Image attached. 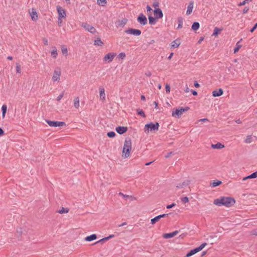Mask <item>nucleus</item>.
<instances>
[{"mask_svg": "<svg viewBox=\"0 0 257 257\" xmlns=\"http://www.w3.org/2000/svg\"><path fill=\"white\" fill-rule=\"evenodd\" d=\"M213 203L218 206H224L227 207H230L235 203V200L231 197L221 196L219 198L215 199Z\"/></svg>", "mask_w": 257, "mask_h": 257, "instance_id": "f257e3e1", "label": "nucleus"}, {"mask_svg": "<svg viewBox=\"0 0 257 257\" xmlns=\"http://www.w3.org/2000/svg\"><path fill=\"white\" fill-rule=\"evenodd\" d=\"M132 150V141L130 138H126L124 141L122 153L123 157L127 158L130 156V152Z\"/></svg>", "mask_w": 257, "mask_h": 257, "instance_id": "f03ea898", "label": "nucleus"}, {"mask_svg": "<svg viewBox=\"0 0 257 257\" xmlns=\"http://www.w3.org/2000/svg\"><path fill=\"white\" fill-rule=\"evenodd\" d=\"M159 123L156 122L155 123L150 122L147 123L145 125L144 131L145 133H148L149 131H158L159 127Z\"/></svg>", "mask_w": 257, "mask_h": 257, "instance_id": "7ed1b4c3", "label": "nucleus"}, {"mask_svg": "<svg viewBox=\"0 0 257 257\" xmlns=\"http://www.w3.org/2000/svg\"><path fill=\"white\" fill-rule=\"evenodd\" d=\"M190 109L189 107L186 106L185 107H179L178 108H174L172 111V116H177L179 118L183 112L188 111Z\"/></svg>", "mask_w": 257, "mask_h": 257, "instance_id": "20e7f679", "label": "nucleus"}, {"mask_svg": "<svg viewBox=\"0 0 257 257\" xmlns=\"http://www.w3.org/2000/svg\"><path fill=\"white\" fill-rule=\"evenodd\" d=\"M46 122L49 126L52 127L63 126L66 125V123L63 121H52L50 120H46Z\"/></svg>", "mask_w": 257, "mask_h": 257, "instance_id": "39448f33", "label": "nucleus"}, {"mask_svg": "<svg viewBox=\"0 0 257 257\" xmlns=\"http://www.w3.org/2000/svg\"><path fill=\"white\" fill-rule=\"evenodd\" d=\"M124 32L125 33L133 35L136 36H139L142 33V32L140 30L133 28H129L128 29L125 30Z\"/></svg>", "mask_w": 257, "mask_h": 257, "instance_id": "423d86ee", "label": "nucleus"}, {"mask_svg": "<svg viewBox=\"0 0 257 257\" xmlns=\"http://www.w3.org/2000/svg\"><path fill=\"white\" fill-rule=\"evenodd\" d=\"M81 26L83 27L86 30L92 34H95L96 32V29L93 26L88 24L86 23H83L81 25Z\"/></svg>", "mask_w": 257, "mask_h": 257, "instance_id": "0eeeda50", "label": "nucleus"}, {"mask_svg": "<svg viewBox=\"0 0 257 257\" xmlns=\"http://www.w3.org/2000/svg\"><path fill=\"white\" fill-rule=\"evenodd\" d=\"M61 69L60 68L57 67L54 71V74L52 77V79L54 81H59L60 80V76L61 75Z\"/></svg>", "mask_w": 257, "mask_h": 257, "instance_id": "6e6552de", "label": "nucleus"}, {"mask_svg": "<svg viewBox=\"0 0 257 257\" xmlns=\"http://www.w3.org/2000/svg\"><path fill=\"white\" fill-rule=\"evenodd\" d=\"M138 21L142 25H145L147 24V19L146 17L141 13L137 18Z\"/></svg>", "mask_w": 257, "mask_h": 257, "instance_id": "1a4fd4ad", "label": "nucleus"}, {"mask_svg": "<svg viewBox=\"0 0 257 257\" xmlns=\"http://www.w3.org/2000/svg\"><path fill=\"white\" fill-rule=\"evenodd\" d=\"M116 56L114 53H108L103 58L104 61H108V63L111 62L114 57Z\"/></svg>", "mask_w": 257, "mask_h": 257, "instance_id": "9d476101", "label": "nucleus"}, {"mask_svg": "<svg viewBox=\"0 0 257 257\" xmlns=\"http://www.w3.org/2000/svg\"><path fill=\"white\" fill-rule=\"evenodd\" d=\"M57 10L58 13V17L62 18H65L66 12L64 9H63L61 7L59 6H57Z\"/></svg>", "mask_w": 257, "mask_h": 257, "instance_id": "9b49d317", "label": "nucleus"}, {"mask_svg": "<svg viewBox=\"0 0 257 257\" xmlns=\"http://www.w3.org/2000/svg\"><path fill=\"white\" fill-rule=\"evenodd\" d=\"M154 16L157 19H161L163 16V14L162 10L159 9H155L154 11Z\"/></svg>", "mask_w": 257, "mask_h": 257, "instance_id": "f8f14e48", "label": "nucleus"}, {"mask_svg": "<svg viewBox=\"0 0 257 257\" xmlns=\"http://www.w3.org/2000/svg\"><path fill=\"white\" fill-rule=\"evenodd\" d=\"M115 131L118 134L122 135L127 132V127L126 126H118L115 128Z\"/></svg>", "mask_w": 257, "mask_h": 257, "instance_id": "ddd939ff", "label": "nucleus"}, {"mask_svg": "<svg viewBox=\"0 0 257 257\" xmlns=\"http://www.w3.org/2000/svg\"><path fill=\"white\" fill-rule=\"evenodd\" d=\"M29 13L30 14L32 20L33 21L36 22L38 19L37 13L36 11V9H35L34 8L32 9L31 12H30V11H29Z\"/></svg>", "mask_w": 257, "mask_h": 257, "instance_id": "4468645a", "label": "nucleus"}, {"mask_svg": "<svg viewBox=\"0 0 257 257\" xmlns=\"http://www.w3.org/2000/svg\"><path fill=\"white\" fill-rule=\"evenodd\" d=\"M207 245V243L204 242L201 244L199 246L196 247L193 249L191 253H194L195 254L201 251L205 246Z\"/></svg>", "mask_w": 257, "mask_h": 257, "instance_id": "2eb2a0df", "label": "nucleus"}, {"mask_svg": "<svg viewBox=\"0 0 257 257\" xmlns=\"http://www.w3.org/2000/svg\"><path fill=\"white\" fill-rule=\"evenodd\" d=\"M223 93V90L221 88L216 89L212 92V95L214 97H218L222 95Z\"/></svg>", "mask_w": 257, "mask_h": 257, "instance_id": "dca6fc26", "label": "nucleus"}, {"mask_svg": "<svg viewBox=\"0 0 257 257\" xmlns=\"http://www.w3.org/2000/svg\"><path fill=\"white\" fill-rule=\"evenodd\" d=\"M193 1H191L189 3V5L188 6V7H187V12H186V15H189L191 14L192 12V10H193Z\"/></svg>", "mask_w": 257, "mask_h": 257, "instance_id": "f3484780", "label": "nucleus"}, {"mask_svg": "<svg viewBox=\"0 0 257 257\" xmlns=\"http://www.w3.org/2000/svg\"><path fill=\"white\" fill-rule=\"evenodd\" d=\"M114 236V235L113 234L109 235L108 236L104 237V238L100 239L99 240L95 242L94 244H97L98 243H102L104 241H106L109 240V239L113 237Z\"/></svg>", "mask_w": 257, "mask_h": 257, "instance_id": "a211bd4d", "label": "nucleus"}, {"mask_svg": "<svg viewBox=\"0 0 257 257\" xmlns=\"http://www.w3.org/2000/svg\"><path fill=\"white\" fill-rule=\"evenodd\" d=\"M211 148L214 149H221L224 148V145L218 142L216 144H212Z\"/></svg>", "mask_w": 257, "mask_h": 257, "instance_id": "6ab92c4d", "label": "nucleus"}, {"mask_svg": "<svg viewBox=\"0 0 257 257\" xmlns=\"http://www.w3.org/2000/svg\"><path fill=\"white\" fill-rule=\"evenodd\" d=\"M256 177H257V171L254 172V173H252L251 174L243 178L242 180L245 181L248 179H254V178H256Z\"/></svg>", "mask_w": 257, "mask_h": 257, "instance_id": "aec40b11", "label": "nucleus"}, {"mask_svg": "<svg viewBox=\"0 0 257 257\" xmlns=\"http://www.w3.org/2000/svg\"><path fill=\"white\" fill-rule=\"evenodd\" d=\"M181 43L179 39H176L171 43V47L173 48H176L179 46Z\"/></svg>", "mask_w": 257, "mask_h": 257, "instance_id": "412c9836", "label": "nucleus"}, {"mask_svg": "<svg viewBox=\"0 0 257 257\" xmlns=\"http://www.w3.org/2000/svg\"><path fill=\"white\" fill-rule=\"evenodd\" d=\"M97 238V235L95 234H91L87 236L85 238V240L87 241H91Z\"/></svg>", "mask_w": 257, "mask_h": 257, "instance_id": "4be33fe9", "label": "nucleus"}, {"mask_svg": "<svg viewBox=\"0 0 257 257\" xmlns=\"http://www.w3.org/2000/svg\"><path fill=\"white\" fill-rule=\"evenodd\" d=\"M99 96L100 99L102 100H104L105 99V95L104 93V89L103 88H99Z\"/></svg>", "mask_w": 257, "mask_h": 257, "instance_id": "5701e85b", "label": "nucleus"}, {"mask_svg": "<svg viewBox=\"0 0 257 257\" xmlns=\"http://www.w3.org/2000/svg\"><path fill=\"white\" fill-rule=\"evenodd\" d=\"M127 20L125 18L119 20L118 21L117 25L120 27H123L127 23Z\"/></svg>", "mask_w": 257, "mask_h": 257, "instance_id": "b1692460", "label": "nucleus"}, {"mask_svg": "<svg viewBox=\"0 0 257 257\" xmlns=\"http://www.w3.org/2000/svg\"><path fill=\"white\" fill-rule=\"evenodd\" d=\"M148 19H149V24H151V25H154L156 24V19H157V18H156V17H152V16H149V17H148Z\"/></svg>", "mask_w": 257, "mask_h": 257, "instance_id": "393cba45", "label": "nucleus"}, {"mask_svg": "<svg viewBox=\"0 0 257 257\" xmlns=\"http://www.w3.org/2000/svg\"><path fill=\"white\" fill-rule=\"evenodd\" d=\"M221 184H222V182L221 181L216 180H214L213 182L212 183H211L210 185L212 187H215L218 186H219Z\"/></svg>", "mask_w": 257, "mask_h": 257, "instance_id": "a878e982", "label": "nucleus"}, {"mask_svg": "<svg viewBox=\"0 0 257 257\" xmlns=\"http://www.w3.org/2000/svg\"><path fill=\"white\" fill-rule=\"evenodd\" d=\"M200 27V24L198 22H195L193 23L192 26V29L195 31H197L199 29Z\"/></svg>", "mask_w": 257, "mask_h": 257, "instance_id": "bb28decb", "label": "nucleus"}, {"mask_svg": "<svg viewBox=\"0 0 257 257\" xmlns=\"http://www.w3.org/2000/svg\"><path fill=\"white\" fill-rule=\"evenodd\" d=\"M222 30V29H220L217 27H215L214 29L212 35L217 36L218 35H219L221 33Z\"/></svg>", "mask_w": 257, "mask_h": 257, "instance_id": "cd10ccee", "label": "nucleus"}, {"mask_svg": "<svg viewBox=\"0 0 257 257\" xmlns=\"http://www.w3.org/2000/svg\"><path fill=\"white\" fill-rule=\"evenodd\" d=\"M94 45L102 46L103 45V43L102 42L100 38H97L96 40H94Z\"/></svg>", "mask_w": 257, "mask_h": 257, "instance_id": "c85d7f7f", "label": "nucleus"}, {"mask_svg": "<svg viewBox=\"0 0 257 257\" xmlns=\"http://www.w3.org/2000/svg\"><path fill=\"white\" fill-rule=\"evenodd\" d=\"M51 56L54 58H56L57 56V49L55 47H52V50L51 52Z\"/></svg>", "mask_w": 257, "mask_h": 257, "instance_id": "c756f323", "label": "nucleus"}, {"mask_svg": "<svg viewBox=\"0 0 257 257\" xmlns=\"http://www.w3.org/2000/svg\"><path fill=\"white\" fill-rule=\"evenodd\" d=\"M74 107L76 108H78L79 106V98L78 97H76L74 98Z\"/></svg>", "mask_w": 257, "mask_h": 257, "instance_id": "7c9ffc66", "label": "nucleus"}, {"mask_svg": "<svg viewBox=\"0 0 257 257\" xmlns=\"http://www.w3.org/2000/svg\"><path fill=\"white\" fill-rule=\"evenodd\" d=\"M190 181H187V182H183L182 183H179L177 185V187L178 188H182L184 186L188 185L190 183Z\"/></svg>", "mask_w": 257, "mask_h": 257, "instance_id": "2f4dec72", "label": "nucleus"}, {"mask_svg": "<svg viewBox=\"0 0 257 257\" xmlns=\"http://www.w3.org/2000/svg\"><path fill=\"white\" fill-rule=\"evenodd\" d=\"M7 110V106L6 105H3L2 107V115L3 117L5 116L6 112Z\"/></svg>", "mask_w": 257, "mask_h": 257, "instance_id": "473e14b6", "label": "nucleus"}, {"mask_svg": "<svg viewBox=\"0 0 257 257\" xmlns=\"http://www.w3.org/2000/svg\"><path fill=\"white\" fill-rule=\"evenodd\" d=\"M160 217L159 216H157L155 217L154 218L151 219V223L152 224H155L157 222H158L160 220Z\"/></svg>", "mask_w": 257, "mask_h": 257, "instance_id": "72a5a7b5", "label": "nucleus"}, {"mask_svg": "<svg viewBox=\"0 0 257 257\" xmlns=\"http://www.w3.org/2000/svg\"><path fill=\"white\" fill-rule=\"evenodd\" d=\"M163 237L164 238H170L173 237V234L172 232L170 233H164L163 234Z\"/></svg>", "mask_w": 257, "mask_h": 257, "instance_id": "f704fd0d", "label": "nucleus"}, {"mask_svg": "<svg viewBox=\"0 0 257 257\" xmlns=\"http://www.w3.org/2000/svg\"><path fill=\"white\" fill-rule=\"evenodd\" d=\"M69 211V209L67 208H64V207H62V208L59 210L58 212L60 213V214H63V213H67Z\"/></svg>", "mask_w": 257, "mask_h": 257, "instance_id": "c9c22d12", "label": "nucleus"}, {"mask_svg": "<svg viewBox=\"0 0 257 257\" xmlns=\"http://www.w3.org/2000/svg\"><path fill=\"white\" fill-rule=\"evenodd\" d=\"M106 3V0H97L98 4L101 6H105Z\"/></svg>", "mask_w": 257, "mask_h": 257, "instance_id": "e433bc0d", "label": "nucleus"}, {"mask_svg": "<svg viewBox=\"0 0 257 257\" xmlns=\"http://www.w3.org/2000/svg\"><path fill=\"white\" fill-rule=\"evenodd\" d=\"M178 21L179 24L177 28H181L182 27L183 19L181 17H179L178 18Z\"/></svg>", "mask_w": 257, "mask_h": 257, "instance_id": "4c0bfd02", "label": "nucleus"}, {"mask_svg": "<svg viewBox=\"0 0 257 257\" xmlns=\"http://www.w3.org/2000/svg\"><path fill=\"white\" fill-rule=\"evenodd\" d=\"M137 113L139 115L142 116L143 117H146V115L145 114L144 111L142 109H137Z\"/></svg>", "mask_w": 257, "mask_h": 257, "instance_id": "58836bf2", "label": "nucleus"}, {"mask_svg": "<svg viewBox=\"0 0 257 257\" xmlns=\"http://www.w3.org/2000/svg\"><path fill=\"white\" fill-rule=\"evenodd\" d=\"M61 51H62V53L63 55H67V53H68V50H67V49L66 47L63 46L61 48Z\"/></svg>", "mask_w": 257, "mask_h": 257, "instance_id": "ea45409f", "label": "nucleus"}, {"mask_svg": "<svg viewBox=\"0 0 257 257\" xmlns=\"http://www.w3.org/2000/svg\"><path fill=\"white\" fill-rule=\"evenodd\" d=\"M115 135H116V134H115V132H112V131L109 132L107 133V137L109 138H114L115 136Z\"/></svg>", "mask_w": 257, "mask_h": 257, "instance_id": "a19ab883", "label": "nucleus"}, {"mask_svg": "<svg viewBox=\"0 0 257 257\" xmlns=\"http://www.w3.org/2000/svg\"><path fill=\"white\" fill-rule=\"evenodd\" d=\"M239 42H237V43L236 44V46L234 49V53H237L239 51V49L241 47V45H238V44L239 43Z\"/></svg>", "mask_w": 257, "mask_h": 257, "instance_id": "79ce46f5", "label": "nucleus"}, {"mask_svg": "<svg viewBox=\"0 0 257 257\" xmlns=\"http://www.w3.org/2000/svg\"><path fill=\"white\" fill-rule=\"evenodd\" d=\"M16 72L18 73H21V65L19 63H16Z\"/></svg>", "mask_w": 257, "mask_h": 257, "instance_id": "37998d69", "label": "nucleus"}, {"mask_svg": "<svg viewBox=\"0 0 257 257\" xmlns=\"http://www.w3.org/2000/svg\"><path fill=\"white\" fill-rule=\"evenodd\" d=\"M118 195L119 196H122L123 197H124V198L125 199H127V198H133V196H130L128 195H125V194H123L121 192H119L118 193Z\"/></svg>", "mask_w": 257, "mask_h": 257, "instance_id": "c03bdc74", "label": "nucleus"}, {"mask_svg": "<svg viewBox=\"0 0 257 257\" xmlns=\"http://www.w3.org/2000/svg\"><path fill=\"white\" fill-rule=\"evenodd\" d=\"M251 139H252L251 136L248 135L247 136V137L245 140V142L246 143H250L251 142Z\"/></svg>", "mask_w": 257, "mask_h": 257, "instance_id": "a18cd8bd", "label": "nucleus"}, {"mask_svg": "<svg viewBox=\"0 0 257 257\" xmlns=\"http://www.w3.org/2000/svg\"><path fill=\"white\" fill-rule=\"evenodd\" d=\"M253 0H244L241 3H240L238 6H244L246 4V3H248V2H251Z\"/></svg>", "mask_w": 257, "mask_h": 257, "instance_id": "49530a36", "label": "nucleus"}, {"mask_svg": "<svg viewBox=\"0 0 257 257\" xmlns=\"http://www.w3.org/2000/svg\"><path fill=\"white\" fill-rule=\"evenodd\" d=\"M182 202L184 204L189 202V198L187 197H184L181 198Z\"/></svg>", "mask_w": 257, "mask_h": 257, "instance_id": "de8ad7c7", "label": "nucleus"}, {"mask_svg": "<svg viewBox=\"0 0 257 257\" xmlns=\"http://www.w3.org/2000/svg\"><path fill=\"white\" fill-rule=\"evenodd\" d=\"M118 57L121 59H123L125 57V54L124 52L120 53L118 55Z\"/></svg>", "mask_w": 257, "mask_h": 257, "instance_id": "09e8293b", "label": "nucleus"}, {"mask_svg": "<svg viewBox=\"0 0 257 257\" xmlns=\"http://www.w3.org/2000/svg\"><path fill=\"white\" fill-rule=\"evenodd\" d=\"M159 6V2L158 1H155L153 4V7L155 9H157V7Z\"/></svg>", "mask_w": 257, "mask_h": 257, "instance_id": "8fccbe9b", "label": "nucleus"}, {"mask_svg": "<svg viewBox=\"0 0 257 257\" xmlns=\"http://www.w3.org/2000/svg\"><path fill=\"white\" fill-rule=\"evenodd\" d=\"M165 89H166V93H170V85L168 84H166V85H165Z\"/></svg>", "mask_w": 257, "mask_h": 257, "instance_id": "3c124183", "label": "nucleus"}, {"mask_svg": "<svg viewBox=\"0 0 257 257\" xmlns=\"http://www.w3.org/2000/svg\"><path fill=\"white\" fill-rule=\"evenodd\" d=\"M64 91H63L57 98V100L59 101L64 96Z\"/></svg>", "mask_w": 257, "mask_h": 257, "instance_id": "603ef678", "label": "nucleus"}, {"mask_svg": "<svg viewBox=\"0 0 257 257\" xmlns=\"http://www.w3.org/2000/svg\"><path fill=\"white\" fill-rule=\"evenodd\" d=\"M193 250L191 249L190 251H189L186 255V256H185L184 257H190L194 254H195L194 253H191V252Z\"/></svg>", "mask_w": 257, "mask_h": 257, "instance_id": "864d4df0", "label": "nucleus"}, {"mask_svg": "<svg viewBox=\"0 0 257 257\" xmlns=\"http://www.w3.org/2000/svg\"><path fill=\"white\" fill-rule=\"evenodd\" d=\"M62 18L58 17V25L59 27L61 26V24L62 23Z\"/></svg>", "mask_w": 257, "mask_h": 257, "instance_id": "5fc2aeb1", "label": "nucleus"}, {"mask_svg": "<svg viewBox=\"0 0 257 257\" xmlns=\"http://www.w3.org/2000/svg\"><path fill=\"white\" fill-rule=\"evenodd\" d=\"M176 206V204L173 203H172L171 204H170V205H168L167 206H166V208L167 209H171L172 208V207H174Z\"/></svg>", "mask_w": 257, "mask_h": 257, "instance_id": "6e6d98bb", "label": "nucleus"}, {"mask_svg": "<svg viewBox=\"0 0 257 257\" xmlns=\"http://www.w3.org/2000/svg\"><path fill=\"white\" fill-rule=\"evenodd\" d=\"M257 28V23L253 26V27L250 30V32L252 33Z\"/></svg>", "mask_w": 257, "mask_h": 257, "instance_id": "4d7b16f0", "label": "nucleus"}, {"mask_svg": "<svg viewBox=\"0 0 257 257\" xmlns=\"http://www.w3.org/2000/svg\"><path fill=\"white\" fill-rule=\"evenodd\" d=\"M175 153L173 152H170L169 153H168V154L167 155L165 156V158H169L171 155H174Z\"/></svg>", "mask_w": 257, "mask_h": 257, "instance_id": "13d9d810", "label": "nucleus"}, {"mask_svg": "<svg viewBox=\"0 0 257 257\" xmlns=\"http://www.w3.org/2000/svg\"><path fill=\"white\" fill-rule=\"evenodd\" d=\"M17 235H18V237L21 236L22 235V229L20 228L19 229H18L17 231Z\"/></svg>", "mask_w": 257, "mask_h": 257, "instance_id": "bf43d9fd", "label": "nucleus"}, {"mask_svg": "<svg viewBox=\"0 0 257 257\" xmlns=\"http://www.w3.org/2000/svg\"><path fill=\"white\" fill-rule=\"evenodd\" d=\"M169 214H163L159 215L158 216L160 217V219H161L162 218H164V217H166L168 216L169 215Z\"/></svg>", "mask_w": 257, "mask_h": 257, "instance_id": "052dcab7", "label": "nucleus"}, {"mask_svg": "<svg viewBox=\"0 0 257 257\" xmlns=\"http://www.w3.org/2000/svg\"><path fill=\"white\" fill-rule=\"evenodd\" d=\"M248 11H249V8H247V7H245V8L243 9V11H242L243 14H246V13H247L248 12Z\"/></svg>", "mask_w": 257, "mask_h": 257, "instance_id": "680f3d73", "label": "nucleus"}, {"mask_svg": "<svg viewBox=\"0 0 257 257\" xmlns=\"http://www.w3.org/2000/svg\"><path fill=\"white\" fill-rule=\"evenodd\" d=\"M198 121L200 122H206V121H209V119L207 118H202L199 120H198Z\"/></svg>", "mask_w": 257, "mask_h": 257, "instance_id": "e2e57ef3", "label": "nucleus"}, {"mask_svg": "<svg viewBox=\"0 0 257 257\" xmlns=\"http://www.w3.org/2000/svg\"><path fill=\"white\" fill-rule=\"evenodd\" d=\"M194 85L195 87L198 88L200 86L199 84L197 82V81H195L194 83Z\"/></svg>", "mask_w": 257, "mask_h": 257, "instance_id": "0e129e2a", "label": "nucleus"}, {"mask_svg": "<svg viewBox=\"0 0 257 257\" xmlns=\"http://www.w3.org/2000/svg\"><path fill=\"white\" fill-rule=\"evenodd\" d=\"M178 233H179L178 230H176V231L172 232V233L173 234V237L175 236V235H176Z\"/></svg>", "mask_w": 257, "mask_h": 257, "instance_id": "69168bd1", "label": "nucleus"}, {"mask_svg": "<svg viewBox=\"0 0 257 257\" xmlns=\"http://www.w3.org/2000/svg\"><path fill=\"white\" fill-rule=\"evenodd\" d=\"M4 135V131L1 127H0V136H2Z\"/></svg>", "mask_w": 257, "mask_h": 257, "instance_id": "338daca9", "label": "nucleus"}, {"mask_svg": "<svg viewBox=\"0 0 257 257\" xmlns=\"http://www.w3.org/2000/svg\"><path fill=\"white\" fill-rule=\"evenodd\" d=\"M252 233L254 235H257V228L255 229H254L253 231H252Z\"/></svg>", "mask_w": 257, "mask_h": 257, "instance_id": "774afa93", "label": "nucleus"}]
</instances>
